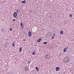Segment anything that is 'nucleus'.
Here are the masks:
<instances>
[{
    "mask_svg": "<svg viewBox=\"0 0 74 74\" xmlns=\"http://www.w3.org/2000/svg\"><path fill=\"white\" fill-rule=\"evenodd\" d=\"M70 58L68 57H65L64 58V61L65 63H68L69 62Z\"/></svg>",
    "mask_w": 74,
    "mask_h": 74,
    "instance_id": "obj_1",
    "label": "nucleus"
},
{
    "mask_svg": "<svg viewBox=\"0 0 74 74\" xmlns=\"http://www.w3.org/2000/svg\"><path fill=\"white\" fill-rule=\"evenodd\" d=\"M9 45V43L8 42H7L5 44V48H7V46L8 45Z\"/></svg>",
    "mask_w": 74,
    "mask_h": 74,
    "instance_id": "obj_2",
    "label": "nucleus"
},
{
    "mask_svg": "<svg viewBox=\"0 0 74 74\" xmlns=\"http://www.w3.org/2000/svg\"><path fill=\"white\" fill-rule=\"evenodd\" d=\"M13 16L14 17L15 16H17V13L16 12H14L13 14Z\"/></svg>",
    "mask_w": 74,
    "mask_h": 74,
    "instance_id": "obj_3",
    "label": "nucleus"
},
{
    "mask_svg": "<svg viewBox=\"0 0 74 74\" xmlns=\"http://www.w3.org/2000/svg\"><path fill=\"white\" fill-rule=\"evenodd\" d=\"M49 54H47L46 55L45 57L46 59H48L49 58Z\"/></svg>",
    "mask_w": 74,
    "mask_h": 74,
    "instance_id": "obj_4",
    "label": "nucleus"
},
{
    "mask_svg": "<svg viewBox=\"0 0 74 74\" xmlns=\"http://www.w3.org/2000/svg\"><path fill=\"white\" fill-rule=\"evenodd\" d=\"M21 26L22 27V29H23V23L22 22H21Z\"/></svg>",
    "mask_w": 74,
    "mask_h": 74,
    "instance_id": "obj_5",
    "label": "nucleus"
},
{
    "mask_svg": "<svg viewBox=\"0 0 74 74\" xmlns=\"http://www.w3.org/2000/svg\"><path fill=\"white\" fill-rule=\"evenodd\" d=\"M41 38H40L37 40V42H40V41H41Z\"/></svg>",
    "mask_w": 74,
    "mask_h": 74,
    "instance_id": "obj_6",
    "label": "nucleus"
},
{
    "mask_svg": "<svg viewBox=\"0 0 74 74\" xmlns=\"http://www.w3.org/2000/svg\"><path fill=\"white\" fill-rule=\"evenodd\" d=\"M28 36H30H30H32V32H29Z\"/></svg>",
    "mask_w": 74,
    "mask_h": 74,
    "instance_id": "obj_7",
    "label": "nucleus"
},
{
    "mask_svg": "<svg viewBox=\"0 0 74 74\" xmlns=\"http://www.w3.org/2000/svg\"><path fill=\"white\" fill-rule=\"evenodd\" d=\"M56 71H58L59 70V67H57L56 69Z\"/></svg>",
    "mask_w": 74,
    "mask_h": 74,
    "instance_id": "obj_8",
    "label": "nucleus"
},
{
    "mask_svg": "<svg viewBox=\"0 0 74 74\" xmlns=\"http://www.w3.org/2000/svg\"><path fill=\"white\" fill-rule=\"evenodd\" d=\"M25 71H28V68L27 67H25Z\"/></svg>",
    "mask_w": 74,
    "mask_h": 74,
    "instance_id": "obj_9",
    "label": "nucleus"
},
{
    "mask_svg": "<svg viewBox=\"0 0 74 74\" xmlns=\"http://www.w3.org/2000/svg\"><path fill=\"white\" fill-rule=\"evenodd\" d=\"M16 12L17 13H18V14L19 12H20L19 10L18 9H17L16 11Z\"/></svg>",
    "mask_w": 74,
    "mask_h": 74,
    "instance_id": "obj_10",
    "label": "nucleus"
},
{
    "mask_svg": "<svg viewBox=\"0 0 74 74\" xmlns=\"http://www.w3.org/2000/svg\"><path fill=\"white\" fill-rule=\"evenodd\" d=\"M47 34L48 36H51V33H49H49H48Z\"/></svg>",
    "mask_w": 74,
    "mask_h": 74,
    "instance_id": "obj_11",
    "label": "nucleus"
},
{
    "mask_svg": "<svg viewBox=\"0 0 74 74\" xmlns=\"http://www.w3.org/2000/svg\"><path fill=\"white\" fill-rule=\"evenodd\" d=\"M60 34H63V30H62L60 31Z\"/></svg>",
    "mask_w": 74,
    "mask_h": 74,
    "instance_id": "obj_12",
    "label": "nucleus"
},
{
    "mask_svg": "<svg viewBox=\"0 0 74 74\" xmlns=\"http://www.w3.org/2000/svg\"><path fill=\"white\" fill-rule=\"evenodd\" d=\"M22 3H24L25 4V3H26V1L24 0V1H22L21 2Z\"/></svg>",
    "mask_w": 74,
    "mask_h": 74,
    "instance_id": "obj_13",
    "label": "nucleus"
},
{
    "mask_svg": "<svg viewBox=\"0 0 74 74\" xmlns=\"http://www.w3.org/2000/svg\"><path fill=\"white\" fill-rule=\"evenodd\" d=\"M22 51V47H20L19 51L21 52Z\"/></svg>",
    "mask_w": 74,
    "mask_h": 74,
    "instance_id": "obj_14",
    "label": "nucleus"
},
{
    "mask_svg": "<svg viewBox=\"0 0 74 74\" xmlns=\"http://www.w3.org/2000/svg\"><path fill=\"white\" fill-rule=\"evenodd\" d=\"M36 70H37V71H38V67H36Z\"/></svg>",
    "mask_w": 74,
    "mask_h": 74,
    "instance_id": "obj_15",
    "label": "nucleus"
},
{
    "mask_svg": "<svg viewBox=\"0 0 74 74\" xmlns=\"http://www.w3.org/2000/svg\"><path fill=\"white\" fill-rule=\"evenodd\" d=\"M43 44H44L46 45L47 44V42H43Z\"/></svg>",
    "mask_w": 74,
    "mask_h": 74,
    "instance_id": "obj_16",
    "label": "nucleus"
},
{
    "mask_svg": "<svg viewBox=\"0 0 74 74\" xmlns=\"http://www.w3.org/2000/svg\"><path fill=\"white\" fill-rule=\"evenodd\" d=\"M67 50V49H66L65 48H64V52H66V51Z\"/></svg>",
    "mask_w": 74,
    "mask_h": 74,
    "instance_id": "obj_17",
    "label": "nucleus"
},
{
    "mask_svg": "<svg viewBox=\"0 0 74 74\" xmlns=\"http://www.w3.org/2000/svg\"><path fill=\"white\" fill-rule=\"evenodd\" d=\"M14 44H15V43L14 42H13L12 44V45H13L12 46L13 47L15 46Z\"/></svg>",
    "mask_w": 74,
    "mask_h": 74,
    "instance_id": "obj_18",
    "label": "nucleus"
},
{
    "mask_svg": "<svg viewBox=\"0 0 74 74\" xmlns=\"http://www.w3.org/2000/svg\"><path fill=\"white\" fill-rule=\"evenodd\" d=\"M35 53H36V52H32V55H35Z\"/></svg>",
    "mask_w": 74,
    "mask_h": 74,
    "instance_id": "obj_19",
    "label": "nucleus"
},
{
    "mask_svg": "<svg viewBox=\"0 0 74 74\" xmlns=\"http://www.w3.org/2000/svg\"><path fill=\"white\" fill-rule=\"evenodd\" d=\"M10 32H11L12 30V28H10Z\"/></svg>",
    "mask_w": 74,
    "mask_h": 74,
    "instance_id": "obj_20",
    "label": "nucleus"
},
{
    "mask_svg": "<svg viewBox=\"0 0 74 74\" xmlns=\"http://www.w3.org/2000/svg\"><path fill=\"white\" fill-rule=\"evenodd\" d=\"M54 37V36H53L52 37H51V39H52V40H53V38H54V37Z\"/></svg>",
    "mask_w": 74,
    "mask_h": 74,
    "instance_id": "obj_21",
    "label": "nucleus"
},
{
    "mask_svg": "<svg viewBox=\"0 0 74 74\" xmlns=\"http://www.w3.org/2000/svg\"><path fill=\"white\" fill-rule=\"evenodd\" d=\"M49 18H51V16L50 15V16H49Z\"/></svg>",
    "mask_w": 74,
    "mask_h": 74,
    "instance_id": "obj_22",
    "label": "nucleus"
},
{
    "mask_svg": "<svg viewBox=\"0 0 74 74\" xmlns=\"http://www.w3.org/2000/svg\"><path fill=\"white\" fill-rule=\"evenodd\" d=\"M1 31L2 32H3V31H4V30L3 29H1Z\"/></svg>",
    "mask_w": 74,
    "mask_h": 74,
    "instance_id": "obj_23",
    "label": "nucleus"
},
{
    "mask_svg": "<svg viewBox=\"0 0 74 74\" xmlns=\"http://www.w3.org/2000/svg\"><path fill=\"white\" fill-rule=\"evenodd\" d=\"M70 17H72V15H71V14H70Z\"/></svg>",
    "mask_w": 74,
    "mask_h": 74,
    "instance_id": "obj_24",
    "label": "nucleus"
},
{
    "mask_svg": "<svg viewBox=\"0 0 74 74\" xmlns=\"http://www.w3.org/2000/svg\"><path fill=\"white\" fill-rule=\"evenodd\" d=\"M30 63V61L28 62V64H29V63Z\"/></svg>",
    "mask_w": 74,
    "mask_h": 74,
    "instance_id": "obj_25",
    "label": "nucleus"
},
{
    "mask_svg": "<svg viewBox=\"0 0 74 74\" xmlns=\"http://www.w3.org/2000/svg\"><path fill=\"white\" fill-rule=\"evenodd\" d=\"M65 49H68V47H65L64 48Z\"/></svg>",
    "mask_w": 74,
    "mask_h": 74,
    "instance_id": "obj_26",
    "label": "nucleus"
},
{
    "mask_svg": "<svg viewBox=\"0 0 74 74\" xmlns=\"http://www.w3.org/2000/svg\"><path fill=\"white\" fill-rule=\"evenodd\" d=\"M13 21H15V19H14L13 20Z\"/></svg>",
    "mask_w": 74,
    "mask_h": 74,
    "instance_id": "obj_27",
    "label": "nucleus"
},
{
    "mask_svg": "<svg viewBox=\"0 0 74 74\" xmlns=\"http://www.w3.org/2000/svg\"><path fill=\"white\" fill-rule=\"evenodd\" d=\"M55 34H54L53 35V36H54V37H55Z\"/></svg>",
    "mask_w": 74,
    "mask_h": 74,
    "instance_id": "obj_28",
    "label": "nucleus"
},
{
    "mask_svg": "<svg viewBox=\"0 0 74 74\" xmlns=\"http://www.w3.org/2000/svg\"><path fill=\"white\" fill-rule=\"evenodd\" d=\"M23 41H26V40H25V39H24L23 40Z\"/></svg>",
    "mask_w": 74,
    "mask_h": 74,
    "instance_id": "obj_29",
    "label": "nucleus"
},
{
    "mask_svg": "<svg viewBox=\"0 0 74 74\" xmlns=\"http://www.w3.org/2000/svg\"><path fill=\"white\" fill-rule=\"evenodd\" d=\"M14 17V18H17V17L16 16H15Z\"/></svg>",
    "mask_w": 74,
    "mask_h": 74,
    "instance_id": "obj_30",
    "label": "nucleus"
},
{
    "mask_svg": "<svg viewBox=\"0 0 74 74\" xmlns=\"http://www.w3.org/2000/svg\"><path fill=\"white\" fill-rule=\"evenodd\" d=\"M60 56H61V55H60Z\"/></svg>",
    "mask_w": 74,
    "mask_h": 74,
    "instance_id": "obj_31",
    "label": "nucleus"
},
{
    "mask_svg": "<svg viewBox=\"0 0 74 74\" xmlns=\"http://www.w3.org/2000/svg\"><path fill=\"white\" fill-rule=\"evenodd\" d=\"M60 56H61V55H60Z\"/></svg>",
    "mask_w": 74,
    "mask_h": 74,
    "instance_id": "obj_32",
    "label": "nucleus"
}]
</instances>
